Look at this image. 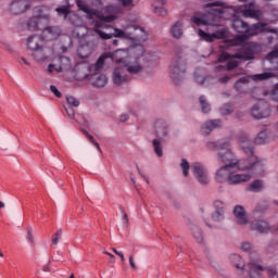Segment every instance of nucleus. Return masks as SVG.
Masks as SVG:
<instances>
[{
  "label": "nucleus",
  "instance_id": "1",
  "mask_svg": "<svg viewBox=\"0 0 278 278\" xmlns=\"http://www.w3.org/2000/svg\"><path fill=\"white\" fill-rule=\"evenodd\" d=\"M106 55L102 54L94 64L83 66L78 72V79H88L91 86L96 88H105L108 85V76L101 74V68L105 64Z\"/></svg>",
  "mask_w": 278,
  "mask_h": 278
},
{
  "label": "nucleus",
  "instance_id": "2",
  "mask_svg": "<svg viewBox=\"0 0 278 278\" xmlns=\"http://www.w3.org/2000/svg\"><path fill=\"white\" fill-rule=\"evenodd\" d=\"M239 144L248 157L243 160H237L236 170L255 173V170L262 166V162H260V160L255 156L253 151V143L249 140V136L245 134L240 135Z\"/></svg>",
  "mask_w": 278,
  "mask_h": 278
},
{
  "label": "nucleus",
  "instance_id": "3",
  "mask_svg": "<svg viewBox=\"0 0 278 278\" xmlns=\"http://www.w3.org/2000/svg\"><path fill=\"white\" fill-rule=\"evenodd\" d=\"M180 168L182 169L184 177H188V175H190L191 168V173L193 174L198 184H201V186H207L210 184V170H207L205 165L202 163L195 162L190 166L188 160L181 159Z\"/></svg>",
  "mask_w": 278,
  "mask_h": 278
},
{
  "label": "nucleus",
  "instance_id": "4",
  "mask_svg": "<svg viewBox=\"0 0 278 278\" xmlns=\"http://www.w3.org/2000/svg\"><path fill=\"white\" fill-rule=\"evenodd\" d=\"M260 264H262V257L255 253H251V262L248 264L250 278H262L260 273H264L265 270L270 278L277 276V269Z\"/></svg>",
  "mask_w": 278,
  "mask_h": 278
},
{
  "label": "nucleus",
  "instance_id": "5",
  "mask_svg": "<svg viewBox=\"0 0 278 278\" xmlns=\"http://www.w3.org/2000/svg\"><path fill=\"white\" fill-rule=\"evenodd\" d=\"M51 16V9L49 7H36L34 9V16L27 22L29 31H38L42 23L47 25Z\"/></svg>",
  "mask_w": 278,
  "mask_h": 278
},
{
  "label": "nucleus",
  "instance_id": "6",
  "mask_svg": "<svg viewBox=\"0 0 278 278\" xmlns=\"http://www.w3.org/2000/svg\"><path fill=\"white\" fill-rule=\"evenodd\" d=\"M169 73L172 79L179 84L184 77H186V63L181 56H174L169 66Z\"/></svg>",
  "mask_w": 278,
  "mask_h": 278
},
{
  "label": "nucleus",
  "instance_id": "7",
  "mask_svg": "<svg viewBox=\"0 0 278 278\" xmlns=\"http://www.w3.org/2000/svg\"><path fill=\"white\" fill-rule=\"evenodd\" d=\"M77 7L79 8V10H81V12H85V14H87L88 16H97L99 21H104V23H113V21H116V15H105L101 13L99 10L90 8L84 0H77Z\"/></svg>",
  "mask_w": 278,
  "mask_h": 278
},
{
  "label": "nucleus",
  "instance_id": "8",
  "mask_svg": "<svg viewBox=\"0 0 278 278\" xmlns=\"http://www.w3.org/2000/svg\"><path fill=\"white\" fill-rule=\"evenodd\" d=\"M257 53H262V45L256 42H248L245 43L241 51L235 54L237 60H244L245 62L249 60H253Z\"/></svg>",
  "mask_w": 278,
  "mask_h": 278
},
{
  "label": "nucleus",
  "instance_id": "9",
  "mask_svg": "<svg viewBox=\"0 0 278 278\" xmlns=\"http://www.w3.org/2000/svg\"><path fill=\"white\" fill-rule=\"evenodd\" d=\"M232 28L237 34H242L233 39L232 45H244V40H249V24L238 17L232 20Z\"/></svg>",
  "mask_w": 278,
  "mask_h": 278
},
{
  "label": "nucleus",
  "instance_id": "10",
  "mask_svg": "<svg viewBox=\"0 0 278 278\" xmlns=\"http://www.w3.org/2000/svg\"><path fill=\"white\" fill-rule=\"evenodd\" d=\"M218 160L219 162H223L226 166H233L236 167V164H238V157H236V154L231 152V147L229 143H224L218 151Z\"/></svg>",
  "mask_w": 278,
  "mask_h": 278
},
{
  "label": "nucleus",
  "instance_id": "11",
  "mask_svg": "<svg viewBox=\"0 0 278 278\" xmlns=\"http://www.w3.org/2000/svg\"><path fill=\"white\" fill-rule=\"evenodd\" d=\"M276 34V38H278V28L268 27L267 23L258 22L249 26L248 28V38H253V36H257L258 34Z\"/></svg>",
  "mask_w": 278,
  "mask_h": 278
},
{
  "label": "nucleus",
  "instance_id": "12",
  "mask_svg": "<svg viewBox=\"0 0 278 278\" xmlns=\"http://www.w3.org/2000/svg\"><path fill=\"white\" fill-rule=\"evenodd\" d=\"M251 116L256 121L270 116V106L266 102H260L251 109Z\"/></svg>",
  "mask_w": 278,
  "mask_h": 278
},
{
  "label": "nucleus",
  "instance_id": "13",
  "mask_svg": "<svg viewBox=\"0 0 278 278\" xmlns=\"http://www.w3.org/2000/svg\"><path fill=\"white\" fill-rule=\"evenodd\" d=\"M154 134L157 140H163L166 142L168 136H170V126L164 119H159L154 124Z\"/></svg>",
  "mask_w": 278,
  "mask_h": 278
},
{
  "label": "nucleus",
  "instance_id": "14",
  "mask_svg": "<svg viewBox=\"0 0 278 278\" xmlns=\"http://www.w3.org/2000/svg\"><path fill=\"white\" fill-rule=\"evenodd\" d=\"M236 172H237L236 167H233L231 165H224L219 169L216 170L215 180L218 184H226V182L229 184L231 174L236 173Z\"/></svg>",
  "mask_w": 278,
  "mask_h": 278
},
{
  "label": "nucleus",
  "instance_id": "15",
  "mask_svg": "<svg viewBox=\"0 0 278 278\" xmlns=\"http://www.w3.org/2000/svg\"><path fill=\"white\" fill-rule=\"evenodd\" d=\"M128 38L137 42H147V30L138 25L128 26Z\"/></svg>",
  "mask_w": 278,
  "mask_h": 278
},
{
  "label": "nucleus",
  "instance_id": "16",
  "mask_svg": "<svg viewBox=\"0 0 278 278\" xmlns=\"http://www.w3.org/2000/svg\"><path fill=\"white\" fill-rule=\"evenodd\" d=\"M129 26L126 27L125 30H121L118 28L114 29V34H108L101 29H96L98 36L101 40H112V38H129Z\"/></svg>",
  "mask_w": 278,
  "mask_h": 278
},
{
  "label": "nucleus",
  "instance_id": "17",
  "mask_svg": "<svg viewBox=\"0 0 278 278\" xmlns=\"http://www.w3.org/2000/svg\"><path fill=\"white\" fill-rule=\"evenodd\" d=\"M223 127V121L220 119H208L201 126V134L203 136H210L214 129H220Z\"/></svg>",
  "mask_w": 278,
  "mask_h": 278
},
{
  "label": "nucleus",
  "instance_id": "18",
  "mask_svg": "<svg viewBox=\"0 0 278 278\" xmlns=\"http://www.w3.org/2000/svg\"><path fill=\"white\" fill-rule=\"evenodd\" d=\"M31 8V3L28 0H14L10 10L13 14H23V12H27Z\"/></svg>",
  "mask_w": 278,
  "mask_h": 278
},
{
  "label": "nucleus",
  "instance_id": "19",
  "mask_svg": "<svg viewBox=\"0 0 278 278\" xmlns=\"http://www.w3.org/2000/svg\"><path fill=\"white\" fill-rule=\"evenodd\" d=\"M214 207L215 212L212 214V220L214 223H223L225 220V203L223 201H215Z\"/></svg>",
  "mask_w": 278,
  "mask_h": 278
},
{
  "label": "nucleus",
  "instance_id": "20",
  "mask_svg": "<svg viewBox=\"0 0 278 278\" xmlns=\"http://www.w3.org/2000/svg\"><path fill=\"white\" fill-rule=\"evenodd\" d=\"M45 45V39L40 35H33L27 39V48L35 52L38 51Z\"/></svg>",
  "mask_w": 278,
  "mask_h": 278
},
{
  "label": "nucleus",
  "instance_id": "21",
  "mask_svg": "<svg viewBox=\"0 0 278 278\" xmlns=\"http://www.w3.org/2000/svg\"><path fill=\"white\" fill-rule=\"evenodd\" d=\"M235 218L237 219L238 225H248L249 215L242 205H236L233 208Z\"/></svg>",
  "mask_w": 278,
  "mask_h": 278
},
{
  "label": "nucleus",
  "instance_id": "22",
  "mask_svg": "<svg viewBox=\"0 0 278 278\" xmlns=\"http://www.w3.org/2000/svg\"><path fill=\"white\" fill-rule=\"evenodd\" d=\"M124 66L127 71V73H129V75H138V74L142 73V71H144V66H142V64H140V61H138V59L126 63Z\"/></svg>",
  "mask_w": 278,
  "mask_h": 278
},
{
  "label": "nucleus",
  "instance_id": "23",
  "mask_svg": "<svg viewBox=\"0 0 278 278\" xmlns=\"http://www.w3.org/2000/svg\"><path fill=\"white\" fill-rule=\"evenodd\" d=\"M198 36H200V38L202 40H205L206 42H214L215 38H225V31L224 30H218L214 34H207L203 29H199L198 30Z\"/></svg>",
  "mask_w": 278,
  "mask_h": 278
},
{
  "label": "nucleus",
  "instance_id": "24",
  "mask_svg": "<svg viewBox=\"0 0 278 278\" xmlns=\"http://www.w3.org/2000/svg\"><path fill=\"white\" fill-rule=\"evenodd\" d=\"M252 231H258V233H268L270 231V225L266 220H255L250 225Z\"/></svg>",
  "mask_w": 278,
  "mask_h": 278
},
{
  "label": "nucleus",
  "instance_id": "25",
  "mask_svg": "<svg viewBox=\"0 0 278 278\" xmlns=\"http://www.w3.org/2000/svg\"><path fill=\"white\" fill-rule=\"evenodd\" d=\"M251 180V176L249 174H230V179L228 180V184L230 186H237V184H244L247 181Z\"/></svg>",
  "mask_w": 278,
  "mask_h": 278
},
{
  "label": "nucleus",
  "instance_id": "26",
  "mask_svg": "<svg viewBox=\"0 0 278 278\" xmlns=\"http://www.w3.org/2000/svg\"><path fill=\"white\" fill-rule=\"evenodd\" d=\"M127 81V76L123 73V67H116L113 72V84L121 86Z\"/></svg>",
  "mask_w": 278,
  "mask_h": 278
},
{
  "label": "nucleus",
  "instance_id": "27",
  "mask_svg": "<svg viewBox=\"0 0 278 278\" xmlns=\"http://www.w3.org/2000/svg\"><path fill=\"white\" fill-rule=\"evenodd\" d=\"M170 35L173 38L179 40V38L184 36V24L181 22H176L174 25H172Z\"/></svg>",
  "mask_w": 278,
  "mask_h": 278
},
{
  "label": "nucleus",
  "instance_id": "28",
  "mask_svg": "<svg viewBox=\"0 0 278 278\" xmlns=\"http://www.w3.org/2000/svg\"><path fill=\"white\" fill-rule=\"evenodd\" d=\"M199 73H201V70H198L194 73V79L197 84H200V86H210L211 84H214L213 77L211 76L202 77L201 75H199Z\"/></svg>",
  "mask_w": 278,
  "mask_h": 278
},
{
  "label": "nucleus",
  "instance_id": "29",
  "mask_svg": "<svg viewBox=\"0 0 278 278\" xmlns=\"http://www.w3.org/2000/svg\"><path fill=\"white\" fill-rule=\"evenodd\" d=\"M267 62L273 64L276 62V66L271 67L273 71H278V45L274 46L273 50L266 56Z\"/></svg>",
  "mask_w": 278,
  "mask_h": 278
},
{
  "label": "nucleus",
  "instance_id": "30",
  "mask_svg": "<svg viewBox=\"0 0 278 278\" xmlns=\"http://www.w3.org/2000/svg\"><path fill=\"white\" fill-rule=\"evenodd\" d=\"M190 229L195 242H198V244H203V230L197 225H191Z\"/></svg>",
  "mask_w": 278,
  "mask_h": 278
},
{
  "label": "nucleus",
  "instance_id": "31",
  "mask_svg": "<svg viewBox=\"0 0 278 278\" xmlns=\"http://www.w3.org/2000/svg\"><path fill=\"white\" fill-rule=\"evenodd\" d=\"M229 261L232 264V266H235L239 270H244V261L242 260V257L240 255L231 254L229 256Z\"/></svg>",
  "mask_w": 278,
  "mask_h": 278
},
{
  "label": "nucleus",
  "instance_id": "32",
  "mask_svg": "<svg viewBox=\"0 0 278 278\" xmlns=\"http://www.w3.org/2000/svg\"><path fill=\"white\" fill-rule=\"evenodd\" d=\"M73 36L76 38H85V36H88V28L86 25L80 24L79 26H75L73 30Z\"/></svg>",
  "mask_w": 278,
  "mask_h": 278
},
{
  "label": "nucleus",
  "instance_id": "33",
  "mask_svg": "<svg viewBox=\"0 0 278 278\" xmlns=\"http://www.w3.org/2000/svg\"><path fill=\"white\" fill-rule=\"evenodd\" d=\"M162 142H164V140L162 139H154L152 141L153 151L155 155H157V157H162V155H164V149L162 148Z\"/></svg>",
  "mask_w": 278,
  "mask_h": 278
},
{
  "label": "nucleus",
  "instance_id": "34",
  "mask_svg": "<svg viewBox=\"0 0 278 278\" xmlns=\"http://www.w3.org/2000/svg\"><path fill=\"white\" fill-rule=\"evenodd\" d=\"M268 142V130L264 129L254 138L255 144H266Z\"/></svg>",
  "mask_w": 278,
  "mask_h": 278
},
{
  "label": "nucleus",
  "instance_id": "35",
  "mask_svg": "<svg viewBox=\"0 0 278 278\" xmlns=\"http://www.w3.org/2000/svg\"><path fill=\"white\" fill-rule=\"evenodd\" d=\"M33 56L37 62H45V60H48L47 52L45 51V47L41 46L38 50H35L33 52Z\"/></svg>",
  "mask_w": 278,
  "mask_h": 278
},
{
  "label": "nucleus",
  "instance_id": "36",
  "mask_svg": "<svg viewBox=\"0 0 278 278\" xmlns=\"http://www.w3.org/2000/svg\"><path fill=\"white\" fill-rule=\"evenodd\" d=\"M244 18H260V12L249 8L240 11Z\"/></svg>",
  "mask_w": 278,
  "mask_h": 278
},
{
  "label": "nucleus",
  "instance_id": "37",
  "mask_svg": "<svg viewBox=\"0 0 278 278\" xmlns=\"http://www.w3.org/2000/svg\"><path fill=\"white\" fill-rule=\"evenodd\" d=\"M66 20L70 21L71 25H73L74 27H79V25L84 23L81 22V18L74 12H70Z\"/></svg>",
  "mask_w": 278,
  "mask_h": 278
},
{
  "label": "nucleus",
  "instance_id": "38",
  "mask_svg": "<svg viewBox=\"0 0 278 278\" xmlns=\"http://www.w3.org/2000/svg\"><path fill=\"white\" fill-rule=\"evenodd\" d=\"M262 190H264V184L262 180L256 179L249 186L250 192H262Z\"/></svg>",
  "mask_w": 278,
  "mask_h": 278
},
{
  "label": "nucleus",
  "instance_id": "39",
  "mask_svg": "<svg viewBox=\"0 0 278 278\" xmlns=\"http://www.w3.org/2000/svg\"><path fill=\"white\" fill-rule=\"evenodd\" d=\"M199 103L204 114H207L212 110V108L210 106V103L207 102V98H205V96H201L199 98Z\"/></svg>",
  "mask_w": 278,
  "mask_h": 278
},
{
  "label": "nucleus",
  "instance_id": "40",
  "mask_svg": "<svg viewBox=\"0 0 278 278\" xmlns=\"http://www.w3.org/2000/svg\"><path fill=\"white\" fill-rule=\"evenodd\" d=\"M275 77V74L270 73V72H265L262 74H255L253 76L254 81H266V79H270Z\"/></svg>",
  "mask_w": 278,
  "mask_h": 278
},
{
  "label": "nucleus",
  "instance_id": "41",
  "mask_svg": "<svg viewBox=\"0 0 278 278\" xmlns=\"http://www.w3.org/2000/svg\"><path fill=\"white\" fill-rule=\"evenodd\" d=\"M191 21L192 23H194V25H198V27H200V25H207L210 23V20H207V17L199 15H193L191 17Z\"/></svg>",
  "mask_w": 278,
  "mask_h": 278
},
{
  "label": "nucleus",
  "instance_id": "42",
  "mask_svg": "<svg viewBox=\"0 0 278 278\" xmlns=\"http://www.w3.org/2000/svg\"><path fill=\"white\" fill-rule=\"evenodd\" d=\"M90 55V47L88 46H80L78 48V58L86 60Z\"/></svg>",
  "mask_w": 278,
  "mask_h": 278
},
{
  "label": "nucleus",
  "instance_id": "43",
  "mask_svg": "<svg viewBox=\"0 0 278 278\" xmlns=\"http://www.w3.org/2000/svg\"><path fill=\"white\" fill-rule=\"evenodd\" d=\"M249 81H250L249 76H243V77L239 78L235 83L236 90H238V91L242 90L243 86H245V84H249Z\"/></svg>",
  "mask_w": 278,
  "mask_h": 278
},
{
  "label": "nucleus",
  "instance_id": "44",
  "mask_svg": "<svg viewBox=\"0 0 278 278\" xmlns=\"http://www.w3.org/2000/svg\"><path fill=\"white\" fill-rule=\"evenodd\" d=\"M56 12L59 16H64L65 21L68 18V15L71 14V8L66 5H62L60 8H56Z\"/></svg>",
  "mask_w": 278,
  "mask_h": 278
},
{
  "label": "nucleus",
  "instance_id": "45",
  "mask_svg": "<svg viewBox=\"0 0 278 278\" xmlns=\"http://www.w3.org/2000/svg\"><path fill=\"white\" fill-rule=\"evenodd\" d=\"M45 31L51 35V39L58 38V36H60V28L55 26H49L45 29Z\"/></svg>",
  "mask_w": 278,
  "mask_h": 278
},
{
  "label": "nucleus",
  "instance_id": "46",
  "mask_svg": "<svg viewBox=\"0 0 278 278\" xmlns=\"http://www.w3.org/2000/svg\"><path fill=\"white\" fill-rule=\"evenodd\" d=\"M66 102H67V105H70L71 108H79L80 105L79 100L73 96H67Z\"/></svg>",
  "mask_w": 278,
  "mask_h": 278
},
{
  "label": "nucleus",
  "instance_id": "47",
  "mask_svg": "<svg viewBox=\"0 0 278 278\" xmlns=\"http://www.w3.org/2000/svg\"><path fill=\"white\" fill-rule=\"evenodd\" d=\"M273 101H278V84L274 85L273 88L267 92Z\"/></svg>",
  "mask_w": 278,
  "mask_h": 278
},
{
  "label": "nucleus",
  "instance_id": "48",
  "mask_svg": "<svg viewBox=\"0 0 278 278\" xmlns=\"http://www.w3.org/2000/svg\"><path fill=\"white\" fill-rule=\"evenodd\" d=\"M219 112H220L222 116H229V114H231V112H233V110L231 109V106L225 104L224 106H222L219 109Z\"/></svg>",
  "mask_w": 278,
  "mask_h": 278
},
{
  "label": "nucleus",
  "instance_id": "49",
  "mask_svg": "<svg viewBox=\"0 0 278 278\" xmlns=\"http://www.w3.org/2000/svg\"><path fill=\"white\" fill-rule=\"evenodd\" d=\"M26 231H27L26 240L29 242L31 247H34V244H36V240L34 239V233H31V227H28Z\"/></svg>",
  "mask_w": 278,
  "mask_h": 278
},
{
  "label": "nucleus",
  "instance_id": "50",
  "mask_svg": "<svg viewBox=\"0 0 278 278\" xmlns=\"http://www.w3.org/2000/svg\"><path fill=\"white\" fill-rule=\"evenodd\" d=\"M119 212L122 214V220L124 223V225H129V217L127 216V212H125V207L119 206Z\"/></svg>",
  "mask_w": 278,
  "mask_h": 278
},
{
  "label": "nucleus",
  "instance_id": "51",
  "mask_svg": "<svg viewBox=\"0 0 278 278\" xmlns=\"http://www.w3.org/2000/svg\"><path fill=\"white\" fill-rule=\"evenodd\" d=\"M62 239V229H59L54 235H52V244H58Z\"/></svg>",
  "mask_w": 278,
  "mask_h": 278
},
{
  "label": "nucleus",
  "instance_id": "52",
  "mask_svg": "<svg viewBox=\"0 0 278 278\" xmlns=\"http://www.w3.org/2000/svg\"><path fill=\"white\" fill-rule=\"evenodd\" d=\"M64 108H65V112H66L67 116L70 118H75V110H73V106L67 105Z\"/></svg>",
  "mask_w": 278,
  "mask_h": 278
},
{
  "label": "nucleus",
  "instance_id": "53",
  "mask_svg": "<svg viewBox=\"0 0 278 278\" xmlns=\"http://www.w3.org/2000/svg\"><path fill=\"white\" fill-rule=\"evenodd\" d=\"M154 13L157 14L159 16H166V11L162 7H155Z\"/></svg>",
  "mask_w": 278,
  "mask_h": 278
},
{
  "label": "nucleus",
  "instance_id": "54",
  "mask_svg": "<svg viewBox=\"0 0 278 278\" xmlns=\"http://www.w3.org/2000/svg\"><path fill=\"white\" fill-rule=\"evenodd\" d=\"M50 91L53 92L58 99H62V92H60V90H58V87H55L54 85L50 86Z\"/></svg>",
  "mask_w": 278,
  "mask_h": 278
},
{
  "label": "nucleus",
  "instance_id": "55",
  "mask_svg": "<svg viewBox=\"0 0 278 278\" xmlns=\"http://www.w3.org/2000/svg\"><path fill=\"white\" fill-rule=\"evenodd\" d=\"M103 23H105V21L94 22L93 31H94L96 34H97V29H101V27L108 28V26L103 25Z\"/></svg>",
  "mask_w": 278,
  "mask_h": 278
},
{
  "label": "nucleus",
  "instance_id": "56",
  "mask_svg": "<svg viewBox=\"0 0 278 278\" xmlns=\"http://www.w3.org/2000/svg\"><path fill=\"white\" fill-rule=\"evenodd\" d=\"M238 67V62L229 61L226 65L227 71H233V68Z\"/></svg>",
  "mask_w": 278,
  "mask_h": 278
},
{
  "label": "nucleus",
  "instance_id": "57",
  "mask_svg": "<svg viewBox=\"0 0 278 278\" xmlns=\"http://www.w3.org/2000/svg\"><path fill=\"white\" fill-rule=\"evenodd\" d=\"M241 251L249 253L251 251V243L250 242H242L241 243Z\"/></svg>",
  "mask_w": 278,
  "mask_h": 278
},
{
  "label": "nucleus",
  "instance_id": "58",
  "mask_svg": "<svg viewBox=\"0 0 278 278\" xmlns=\"http://www.w3.org/2000/svg\"><path fill=\"white\" fill-rule=\"evenodd\" d=\"M205 147L208 151H214V149H216V142L207 141Z\"/></svg>",
  "mask_w": 278,
  "mask_h": 278
},
{
  "label": "nucleus",
  "instance_id": "59",
  "mask_svg": "<svg viewBox=\"0 0 278 278\" xmlns=\"http://www.w3.org/2000/svg\"><path fill=\"white\" fill-rule=\"evenodd\" d=\"M118 3L119 5L127 8V5H131V3H134V0H119Z\"/></svg>",
  "mask_w": 278,
  "mask_h": 278
},
{
  "label": "nucleus",
  "instance_id": "60",
  "mask_svg": "<svg viewBox=\"0 0 278 278\" xmlns=\"http://www.w3.org/2000/svg\"><path fill=\"white\" fill-rule=\"evenodd\" d=\"M128 261H129V264H130V267L136 270V268H138V266H136V261H134V255H130L128 257Z\"/></svg>",
  "mask_w": 278,
  "mask_h": 278
},
{
  "label": "nucleus",
  "instance_id": "61",
  "mask_svg": "<svg viewBox=\"0 0 278 278\" xmlns=\"http://www.w3.org/2000/svg\"><path fill=\"white\" fill-rule=\"evenodd\" d=\"M275 40H278L277 34H274V36L267 37V45H273V42H275Z\"/></svg>",
  "mask_w": 278,
  "mask_h": 278
},
{
  "label": "nucleus",
  "instance_id": "62",
  "mask_svg": "<svg viewBox=\"0 0 278 278\" xmlns=\"http://www.w3.org/2000/svg\"><path fill=\"white\" fill-rule=\"evenodd\" d=\"M49 264H51V261H49L47 265H43V266L41 267V270H42L43 273H51V267L49 266Z\"/></svg>",
  "mask_w": 278,
  "mask_h": 278
},
{
  "label": "nucleus",
  "instance_id": "63",
  "mask_svg": "<svg viewBox=\"0 0 278 278\" xmlns=\"http://www.w3.org/2000/svg\"><path fill=\"white\" fill-rule=\"evenodd\" d=\"M119 121H121V123H126V121H129V115H127V114H122V115L119 116Z\"/></svg>",
  "mask_w": 278,
  "mask_h": 278
},
{
  "label": "nucleus",
  "instance_id": "64",
  "mask_svg": "<svg viewBox=\"0 0 278 278\" xmlns=\"http://www.w3.org/2000/svg\"><path fill=\"white\" fill-rule=\"evenodd\" d=\"M218 60H219V62H227L228 55L227 54H220Z\"/></svg>",
  "mask_w": 278,
  "mask_h": 278
}]
</instances>
